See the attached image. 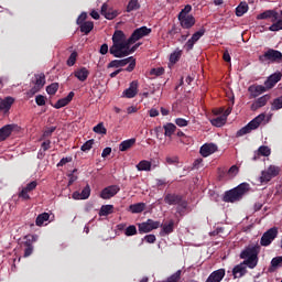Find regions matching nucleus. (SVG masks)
<instances>
[{"mask_svg":"<svg viewBox=\"0 0 282 282\" xmlns=\"http://www.w3.org/2000/svg\"><path fill=\"white\" fill-rule=\"evenodd\" d=\"M131 37L127 39L124 32L117 30L112 35V46L110 47L109 52L115 56V58H124V56H129V54H133L140 44H135L131 47L132 42Z\"/></svg>","mask_w":282,"mask_h":282,"instance_id":"nucleus-1","label":"nucleus"},{"mask_svg":"<svg viewBox=\"0 0 282 282\" xmlns=\"http://www.w3.org/2000/svg\"><path fill=\"white\" fill-rule=\"evenodd\" d=\"M270 19L271 25L269 26L270 32H281L282 30V12L276 10H265L264 12L257 15L258 21H264Z\"/></svg>","mask_w":282,"mask_h":282,"instance_id":"nucleus-2","label":"nucleus"},{"mask_svg":"<svg viewBox=\"0 0 282 282\" xmlns=\"http://www.w3.org/2000/svg\"><path fill=\"white\" fill-rule=\"evenodd\" d=\"M240 259H245L243 263L247 264V268L254 270V267L259 263V247L249 246L240 253Z\"/></svg>","mask_w":282,"mask_h":282,"instance_id":"nucleus-3","label":"nucleus"},{"mask_svg":"<svg viewBox=\"0 0 282 282\" xmlns=\"http://www.w3.org/2000/svg\"><path fill=\"white\" fill-rule=\"evenodd\" d=\"M192 10L193 7L191 4H187L178 13L177 19L180 21L181 28H183L184 30H191V28L195 25V17L191 14Z\"/></svg>","mask_w":282,"mask_h":282,"instance_id":"nucleus-4","label":"nucleus"},{"mask_svg":"<svg viewBox=\"0 0 282 282\" xmlns=\"http://www.w3.org/2000/svg\"><path fill=\"white\" fill-rule=\"evenodd\" d=\"M249 186L250 185H248V183H241L234 189L226 192V194L224 196V200L230 202V203L239 202V199H241V197H243V194L248 193Z\"/></svg>","mask_w":282,"mask_h":282,"instance_id":"nucleus-5","label":"nucleus"},{"mask_svg":"<svg viewBox=\"0 0 282 282\" xmlns=\"http://www.w3.org/2000/svg\"><path fill=\"white\" fill-rule=\"evenodd\" d=\"M263 120H265V113H260L254 119H252L247 126L237 131V138H241L242 135H247V133H251L252 131H254V129H259Z\"/></svg>","mask_w":282,"mask_h":282,"instance_id":"nucleus-6","label":"nucleus"},{"mask_svg":"<svg viewBox=\"0 0 282 282\" xmlns=\"http://www.w3.org/2000/svg\"><path fill=\"white\" fill-rule=\"evenodd\" d=\"M126 65H128L126 72H133L135 69V58H133V56H130L123 59H113L108 64V69H111L113 67H126Z\"/></svg>","mask_w":282,"mask_h":282,"instance_id":"nucleus-7","label":"nucleus"},{"mask_svg":"<svg viewBox=\"0 0 282 282\" xmlns=\"http://www.w3.org/2000/svg\"><path fill=\"white\" fill-rule=\"evenodd\" d=\"M281 173V167L278 165H269L264 171L261 172L259 177L260 184H268L273 177H276Z\"/></svg>","mask_w":282,"mask_h":282,"instance_id":"nucleus-8","label":"nucleus"},{"mask_svg":"<svg viewBox=\"0 0 282 282\" xmlns=\"http://www.w3.org/2000/svg\"><path fill=\"white\" fill-rule=\"evenodd\" d=\"M260 63H281L282 53L280 51L269 48L264 52L263 55L259 56Z\"/></svg>","mask_w":282,"mask_h":282,"instance_id":"nucleus-9","label":"nucleus"},{"mask_svg":"<svg viewBox=\"0 0 282 282\" xmlns=\"http://www.w3.org/2000/svg\"><path fill=\"white\" fill-rule=\"evenodd\" d=\"M33 87L30 89L29 94L34 96V94H39L43 87H45V74H36L34 75V79L32 80Z\"/></svg>","mask_w":282,"mask_h":282,"instance_id":"nucleus-10","label":"nucleus"},{"mask_svg":"<svg viewBox=\"0 0 282 282\" xmlns=\"http://www.w3.org/2000/svg\"><path fill=\"white\" fill-rule=\"evenodd\" d=\"M279 235V229L276 227L270 228L268 231H265L260 240V246L268 247L270 243H272Z\"/></svg>","mask_w":282,"mask_h":282,"instance_id":"nucleus-11","label":"nucleus"},{"mask_svg":"<svg viewBox=\"0 0 282 282\" xmlns=\"http://www.w3.org/2000/svg\"><path fill=\"white\" fill-rule=\"evenodd\" d=\"M86 20H87V13L83 12L77 18V25H79L80 32H83L84 34H89V32H91V30H94V22L86 21Z\"/></svg>","mask_w":282,"mask_h":282,"instance_id":"nucleus-12","label":"nucleus"},{"mask_svg":"<svg viewBox=\"0 0 282 282\" xmlns=\"http://www.w3.org/2000/svg\"><path fill=\"white\" fill-rule=\"evenodd\" d=\"M162 224L158 220L148 219L145 223L139 224V232L144 235L147 232H151L152 230H158Z\"/></svg>","mask_w":282,"mask_h":282,"instance_id":"nucleus-13","label":"nucleus"},{"mask_svg":"<svg viewBox=\"0 0 282 282\" xmlns=\"http://www.w3.org/2000/svg\"><path fill=\"white\" fill-rule=\"evenodd\" d=\"M160 167V161L142 160L137 165V171H145L147 173Z\"/></svg>","mask_w":282,"mask_h":282,"instance_id":"nucleus-14","label":"nucleus"},{"mask_svg":"<svg viewBox=\"0 0 282 282\" xmlns=\"http://www.w3.org/2000/svg\"><path fill=\"white\" fill-rule=\"evenodd\" d=\"M219 151V147L215 143H205L199 149V154L202 158H210L214 153Z\"/></svg>","mask_w":282,"mask_h":282,"instance_id":"nucleus-15","label":"nucleus"},{"mask_svg":"<svg viewBox=\"0 0 282 282\" xmlns=\"http://www.w3.org/2000/svg\"><path fill=\"white\" fill-rule=\"evenodd\" d=\"M151 34V29L147 26H141L133 31V33L130 36V42L135 43L137 41H140V39H144V36H149Z\"/></svg>","mask_w":282,"mask_h":282,"instance_id":"nucleus-16","label":"nucleus"},{"mask_svg":"<svg viewBox=\"0 0 282 282\" xmlns=\"http://www.w3.org/2000/svg\"><path fill=\"white\" fill-rule=\"evenodd\" d=\"M118 193H120V186L110 185L101 191L100 197L101 199H111V197H116Z\"/></svg>","mask_w":282,"mask_h":282,"instance_id":"nucleus-17","label":"nucleus"},{"mask_svg":"<svg viewBox=\"0 0 282 282\" xmlns=\"http://www.w3.org/2000/svg\"><path fill=\"white\" fill-rule=\"evenodd\" d=\"M202 36H204V31H197L195 32L192 37L185 43L184 45V50H186V52H191V50H193V47H195V43H197V41H199V39H202Z\"/></svg>","mask_w":282,"mask_h":282,"instance_id":"nucleus-18","label":"nucleus"},{"mask_svg":"<svg viewBox=\"0 0 282 282\" xmlns=\"http://www.w3.org/2000/svg\"><path fill=\"white\" fill-rule=\"evenodd\" d=\"M226 276V269H218L212 272L205 282H221Z\"/></svg>","mask_w":282,"mask_h":282,"instance_id":"nucleus-19","label":"nucleus"},{"mask_svg":"<svg viewBox=\"0 0 282 282\" xmlns=\"http://www.w3.org/2000/svg\"><path fill=\"white\" fill-rule=\"evenodd\" d=\"M282 74L280 72L273 73L268 77V79L264 82V86L267 87V90L272 89L279 80H281Z\"/></svg>","mask_w":282,"mask_h":282,"instance_id":"nucleus-20","label":"nucleus"},{"mask_svg":"<svg viewBox=\"0 0 282 282\" xmlns=\"http://www.w3.org/2000/svg\"><path fill=\"white\" fill-rule=\"evenodd\" d=\"M122 96L123 98H135L138 96V80H133L129 88L123 90Z\"/></svg>","mask_w":282,"mask_h":282,"instance_id":"nucleus-21","label":"nucleus"},{"mask_svg":"<svg viewBox=\"0 0 282 282\" xmlns=\"http://www.w3.org/2000/svg\"><path fill=\"white\" fill-rule=\"evenodd\" d=\"M270 95H264L262 97H259L252 105L251 110L257 111V109H261V107H265L268 105V101L270 100Z\"/></svg>","mask_w":282,"mask_h":282,"instance_id":"nucleus-22","label":"nucleus"},{"mask_svg":"<svg viewBox=\"0 0 282 282\" xmlns=\"http://www.w3.org/2000/svg\"><path fill=\"white\" fill-rule=\"evenodd\" d=\"M12 131H14V124H7L0 129V142L8 140L10 135H12Z\"/></svg>","mask_w":282,"mask_h":282,"instance_id":"nucleus-23","label":"nucleus"},{"mask_svg":"<svg viewBox=\"0 0 282 282\" xmlns=\"http://www.w3.org/2000/svg\"><path fill=\"white\" fill-rule=\"evenodd\" d=\"M89 195H91V188L89 185H86L84 189L80 192L73 193V199H89Z\"/></svg>","mask_w":282,"mask_h":282,"instance_id":"nucleus-24","label":"nucleus"},{"mask_svg":"<svg viewBox=\"0 0 282 282\" xmlns=\"http://www.w3.org/2000/svg\"><path fill=\"white\" fill-rule=\"evenodd\" d=\"M12 105H14V98L12 97H6L4 99H0V111L8 113Z\"/></svg>","mask_w":282,"mask_h":282,"instance_id":"nucleus-25","label":"nucleus"},{"mask_svg":"<svg viewBox=\"0 0 282 282\" xmlns=\"http://www.w3.org/2000/svg\"><path fill=\"white\" fill-rule=\"evenodd\" d=\"M246 267H248V264H246L245 262L237 264L232 269L234 279H241V276H243V274H246V272H247Z\"/></svg>","mask_w":282,"mask_h":282,"instance_id":"nucleus-26","label":"nucleus"},{"mask_svg":"<svg viewBox=\"0 0 282 282\" xmlns=\"http://www.w3.org/2000/svg\"><path fill=\"white\" fill-rule=\"evenodd\" d=\"M73 98H74V93L70 91L67 95V97L57 100V102L53 106L54 109H63V107H67V105L72 102Z\"/></svg>","mask_w":282,"mask_h":282,"instance_id":"nucleus-27","label":"nucleus"},{"mask_svg":"<svg viewBox=\"0 0 282 282\" xmlns=\"http://www.w3.org/2000/svg\"><path fill=\"white\" fill-rule=\"evenodd\" d=\"M249 91H250L252 98H257L258 96H261V94H265V91H268V88L262 85L250 86Z\"/></svg>","mask_w":282,"mask_h":282,"instance_id":"nucleus-28","label":"nucleus"},{"mask_svg":"<svg viewBox=\"0 0 282 282\" xmlns=\"http://www.w3.org/2000/svg\"><path fill=\"white\" fill-rule=\"evenodd\" d=\"M75 78L79 79L82 83H85L87 78H89V69L86 67H82L79 69H76L75 73Z\"/></svg>","mask_w":282,"mask_h":282,"instance_id":"nucleus-29","label":"nucleus"},{"mask_svg":"<svg viewBox=\"0 0 282 282\" xmlns=\"http://www.w3.org/2000/svg\"><path fill=\"white\" fill-rule=\"evenodd\" d=\"M164 202L170 206H175L182 203V196L175 194H167L164 198Z\"/></svg>","mask_w":282,"mask_h":282,"instance_id":"nucleus-30","label":"nucleus"},{"mask_svg":"<svg viewBox=\"0 0 282 282\" xmlns=\"http://www.w3.org/2000/svg\"><path fill=\"white\" fill-rule=\"evenodd\" d=\"M101 14H102V17H105V19H108V21H111L112 19H116L118 17L117 11H113V10L108 11L107 4H102Z\"/></svg>","mask_w":282,"mask_h":282,"instance_id":"nucleus-31","label":"nucleus"},{"mask_svg":"<svg viewBox=\"0 0 282 282\" xmlns=\"http://www.w3.org/2000/svg\"><path fill=\"white\" fill-rule=\"evenodd\" d=\"M175 227V221L174 220H170L169 223H165L163 226H161L162 230H161V236L164 237L165 235H171V232H173Z\"/></svg>","mask_w":282,"mask_h":282,"instance_id":"nucleus-32","label":"nucleus"},{"mask_svg":"<svg viewBox=\"0 0 282 282\" xmlns=\"http://www.w3.org/2000/svg\"><path fill=\"white\" fill-rule=\"evenodd\" d=\"M134 145H135V138L124 140L119 144V151L121 152L129 151V149H131Z\"/></svg>","mask_w":282,"mask_h":282,"instance_id":"nucleus-33","label":"nucleus"},{"mask_svg":"<svg viewBox=\"0 0 282 282\" xmlns=\"http://www.w3.org/2000/svg\"><path fill=\"white\" fill-rule=\"evenodd\" d=\"M147 208V204L144 203H137L129 206V210L132 214L142 213Z\"/></svg>","mask_w":282,"mask_h":282,"instance_id":"nucleus-34","label":"nucleus"},{"mask_svg":"<svg viewBox=\"0 0 282 282\" xmlns=\"http://www.w3.org/2000/svg\"><path fill=\"white\" fill-rule=\"evenodd\" d=\"M182 58V50L176 48L173 53L170 55V65H175L177 61Z\"/></svg>","mask_w":282,"mask_h":282,"instance_id":"nucleus-35","label":"nucleus"},{"mask_svg":"<svg viewBox=\"0 0 282 282\" xmlns=\"http://www.w3.org/2000/svg\"><path fill=\"white\" fill-rule=\"evenodd\" d=\"M113 213V205H104L99 210L100 217H107Z\"/></svg>","mask_w":282,"mask_h":282,"instance_id":"nucleus-36","label":"nucleus"},{"mask_svg":"<svg viewBox=\"0 0 282 282\" xmlns=\"http://www.w3.org/2000/svg\"><path fill=\"white\" fill-rule=\"evenodd\" d=\"M164 135H166L167 138H171V135H173L175 133V129H177V127L174 123H166L164 127Z\"/></svg>","mask_w":282,"mask_h":282,"instance_id":"nucleus-37","label":"nucleus"},{"mask_svg":"<svg viewBox=\"0 0 282 282\" xmlns=\"http://www.w3.org/2000/svg\"><path fill=\"white\" fill-rule=\"evenodd\" d=\"M248 12V3L241 2L237 8H236V17H243Z\"/></svg>","mask_w":282,"mask_h":282,"instance_id":"nucleus-38","label":"nucleus"},{"mask_svg":"<svg viewBox=\"0 0 282 282\" xmlns=\"http://www.w3.org/2000/svg\"><path fill=\"white\" fill-rule=\"evenodd\" d=\"M45 221H50V214H47V213L40 214L36 217L35 224H36V226H43V224H45Z\"/></svg>","mask_w":282,"mask_h":282,"instance_id":"nucleus-39","label":"nucleus"},{"mask_svg":"<svg viewBox=\"0 0 282 282\" xmlns=\"http://www.w3.org/2000/svg\"><path fill=\"white\" fill-rule=\"evenodd\" d=\"M94 133H98L99 135H107V128H105V123L99 122L97 126L93 128Z\"/></svg>","mask_w":282,"mask_h":282,"instance_id":"nucleus-40","label":"nucleus"},{"mask_svg":"<svg viewBox=\"0 0 282 282\" xmlns=\"http://www.w3.org/2000/svg\"><path fill=\"white\" fill-rule=\"evenodd\" d=\"M226 117H223L221 115L215 119H212L210 122L214 127H224V124H226Z\"/></svg>","mask_w":282,"mask_h":282,"instance_id":"nucleus-41","label":"nucleus"},{"mask_svg":"<svg viewBox=\"0 0 282 282\" xmlns=\"http://www.w3.org/2000/svg\"><path fill=\"white\" fill-rule=\"evenodd\" d=\"M258 152L261 154L262 158H270L272 150L268 145H261L258 149Z\"/></svg>","mask_w":282,"mask_h":282,"instance_id":"nucleus-42","label":"nucleus"},{"mask_svg":"<svg viewBox=\"0 0 282 282\" xmlns=\"http://www.w3.org/2000/svg\"><path fill=\"white\" fill-rule=\"evenodd\" d=\"M133 10H140V2L138 0H130L127 7V12H133Z\"/></svg>","mask_w":282,"mask_h":282,"instance_id":"nucleus-43","label":"nucleus"},{"mask_svg":"<svg viewBox=\"0 0 282 282\" xmlns=\"http://www.w3.org/2000/svg\"><path fill=\"white\" fill-rule=\"evenodd\" d=\"M271 109L272 111H279V109H282V96L273 100Z\"/></svg>","mask_w":282,"mask_h":282,"instance_id":"nucleus-44","label":"nucleus"},{"mask_svg":"<svg viewBox=\"0 0 282 282\" xmlns=\"http://www.w3.org/2000/svg\"><path fill=\"white\" fill-rule=\"evenodd\" d=\"M126 237H133V235H138V228L134 225H130L124 230Z\"/></svg>","mask_w":282,"mask_h":282,"instance_id":"nucleus-45","label":"nucleus"},{"mask_svg":"<svg viewBox=\"0 0 282 282\" xmlns=\"http://www.w3.org/2000/svg\"><path fill=\"white\" fill-rule=\"evenodd\" d=\"M58 91V83H53L46 87V93L50 96H54Z\"/></svg>","mask_w":282,"mask_h":282,"instance_id":"nucleus-46","label":"nucleus"},{"mask_svg":"<svg viewBox=\"0 0 282 282\" xmlns=\"http://www.w3.org/2000/svg\"><path fill=\"white\" fill-rule=\"evenodd\" d=\"M182 279V270H177L170 278H167V282H178Z\"/></svg>","mask_w":282,"mask_h":282,"instance_id":"nucleus-47","label":"nucleus"},{"mask_svg":"<svg viewBox=\"0 0 282 282\" xmlns=\"http://www.w3.org/2000/svg\"><path fill=\"white\" fill-rule=\"evenodd\" d=\"M78 57V53L73 52L70 54V56L67 59V65L68 67H74V65H76V58Z\"/></svg>","mask_w":282,"mask_h":282,"instance_id":"nucleus-48","label":"nucleus"},{"mask_svg":"<svg viewBox=\"0 0 282 282\" xmlns=\"http://www.w3.org/2000/svg\"><path fill=\"white\" fill-rule=\"evenodd\" d=\"M93 147H94V139H90L82 145L80 150L84 152L91 151Z\"/></svg>","mask_w":282,"mask_h":282,"instance_id":"nucleus-49","label":"nucleus"},{"mask_svg":"<svg viewBox=\"0 0 282 282\" xmlns=\"http://www.w3.org/2000/svg\"><path fill=\"white\" fill-rule=\"evenodd\" d=\"M215 113L217 115L223 113L221 116L225 117V120H228L229 113H232V108H227L225 111H224V108H219L218 110L215 111Z\"/></svg>","mask_w":282,"mask_h":282,"instance_id":"nucleus-50","label":"nucleus"},{"mask_svg":"<svg viewBox=\"0 0 282 282\" xmlns=\"http://www.w3.org/2000/svg\"><path fill=\"white\" fill-rule=\"evenodd\" d=\"M282 263V257H275L271 260V267L272 268H279Z\"/></svg>","mask_w":282,"mask_h":282,"instance_id":"nucleus-51","label":"nucleus"},{"mask_svg":"<svg viewBox=\"0 0 282 282\" xmlns=\"http://www.w3.org/2000/svg\"><path fill=\"white\" fill-rule=\"evenodd\" d=\"M239 173V167L237 165H232L229 171L228 175L229 177H236V175Z\"/></svg>","mask_w":282,"mask_h":282,"instance_id":"nucleus-52","label":"nucleus"},{"mask_svg":"<svg viewBox=\"0 0 282 282\" xmlns=\"http://www.w3.org/2000/svg\"><path fill=\"white\" fill-rule=\"evenodd\" d=\"M150 74H151V76H162V74H164V68H162V67L152 68Z\"/></svg>","mask_w":282,"mask_h":282,"instance_id":"nucleus-53","label":"nucleus"},{"mask_svg":"<svg viewBox=\"0 0 282 282\" xmlns=\"http://www.w3.org/2000/svg\"><path fill=\"white\" fill-rule=\"evenodd\" d=\"M175 124H177V127H188V120L184 118H177L175 119Z\"/></svg>","mask_w":282,"mask_h":282,"instance_id":"nucleus-54","label":"nucleus"},{"mask_svg":"<svg viewBox=\"0 0 282 282\" xmlns=\"http://www.w3.org/2000/svg\"><path fill=\"white\" fill-rule=\"evenodd\" d=\"M35 102L39 107H43L45 105V96L39 95L35 97Z\"/></svg>","mask_w":282,"mask_h":282,"instance_id":"nucleus-55","label":"nucleus"},{"mask_svg":"<svg viewBox=\"0 0 282 282\" xmlns=\"http://www.w3.org/2000/svg\"><path fill=\"white\" fill-rule=\"evenodd\" d=\"M36 186H37L36 181H32L31 183L26 184L24 189L28 191L29 193H32V191H34V188H36Z\"/></svg>","mask_w":282,"mask_h":282,"instance_id":"nucleus-56","label":"nucleus"},{"mask_svg":"<svg viewBox=\"0 0 282 282\" xmlns=\"http://www.w3.org/2000/svg\"><path fill=\"white\" fill-rule=\"evenodd\" d=\"M55 131H56V127L47 128V129L43 132V138H50V135H52V133H54Z\"/></svg>","mask_w":282,"mask_h":282,"instance_id":"nucleus-57","label":"nucleus"},{"mask_svg":"<svg viewBox=\"0 0 282 282\" xmlns=\"http://www.w3.org/2000/svg\"><path fill=\"white\" fill-rule=\"evenodd\" d=\"M143 241H147V243H155L156 241L155 235L144 236Z\"/></svg>","mask_w":282,"mask_h":282,"instance_id":"nucleus-58","label":"nucleus"},{"mask_svg":"<svg viewBox=\"0 0 282 282\" xmlns=\"http://www.w3.org/2000/svg\"><path fill=\"white\" fill-rule=\"evenodd\" d=\"M72 162V156L63 158L58 163L57 166H65V164H69Z\"/></svg>","mask_w":282,"mask_h":282,"instance_id":"nucleus-59","label":"nucleus"},{"mask_svg":"<svg viewBox=\"0 0 282 282\" xmlns=\"http://www.w3.org/2000/svg\"><path fill=\"white\" fill-rule=\"evenodd\" d=\"M32 252H34V247H32V245H28L24 250V257H30Z\"/></svg>","mask_w":282,"mask_h":282,"instance_id":"nucleus-60","label":"nucleus"},{"mask_svg":"<svg viewBox=\"0 0 282 282\" xmlns=\"http://www.w3.org/2000/svg\"><path fill=\"white\" fill-rule=\"evenodd\" d=\"M165 162L167 164H177V156H166Z\"/></svg>","mask_w":282,"mask_h":282,"instance_id":"nucleus-61","label":"nucleus"},{"mask_svg":"<svg viewBox=\"0 0 282 282\" xmlns=\"http://www.w3.org/2000/svg\"><path fill=\"white\" fill-rule=\"evenodd\" d=\"M28 193H30V192H28V189H25V187H24V188H22L19 197H22V199H30V194H28Z\"/></svg>","mask_w":282,"mask_h":282,"instance_id":"nucleus-62","label":"nucleus"},{"mask_svg":"<svg viewBox=\"0 0 282 282\" xmlns=\"http://www.w3.org/2000/svg\"><path fill=\"white\" fill-rule=\"evenodd\" d=\"M203 163H204V159L199 158L194 161L193 166L194 169H199V166H202Z\"/></svg>","mask_w":282,"mask_h":282,"instance_id":"nucleus-63","label":"nucleus"},{"mask_svg":"<svg viewBox=\"0 0 282 282\" xmlns=\"http://www.w3.org/2000/svg\"><path fill=\"white\" fill-rule=\"evenodd\" d=\"M51 144H52V141H50V140L44 141V142L42 143V149H43V151H48Z\"/></svg>","mask_w":282,"mask_h":282,"instance_id":"nucleus-64","label":"nucleus"}]
</instances>
